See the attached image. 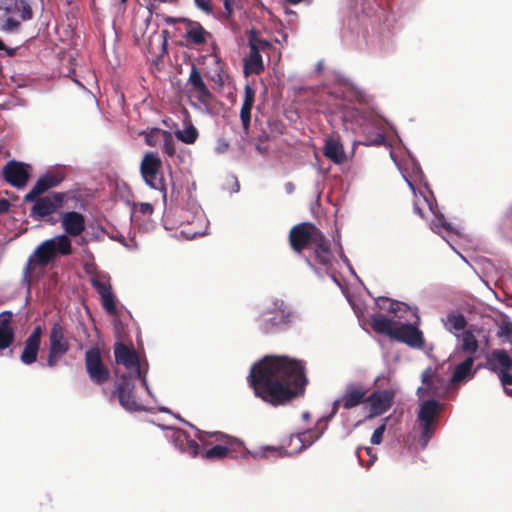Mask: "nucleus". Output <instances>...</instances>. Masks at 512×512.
Listing matches in <instances>:
<instances>
[{"instance_id": "50", "label": "nucleus", "mask_w": 512, "mask_h": 512, "mask_svg": "<svg viewBox=\"0 0 512 512\" xmlns=\"http://www.w3.org/2000/svg\"><path fill=\"white\" fill-rule=\"evenodd\" d=\"M500 380L503 386L506 388L507 385L512 384V375L507 373V371H500Z\"/></svg>"}, {"instance_id": "14", "label": "nucleus", "mask_w": 512, "mask_h": 512, "mask_svg": "<svg viewBox=\"0 0 512 512\" xmlns=\"http://www.w3.org/2000/svg\"><path fill=\"white\" fill-rule=\"evenodd\" d=\"M109 281L110 276L107 274L94 276L90 279L91 285L97 291L101 299L103 309L107 313L114 315L117 312L116 301Z\"/></svg>"}, {"instance_id": "17", "label": "nucleus", "mask_w": 512, "mask_h": 512, "mask_svg": "<svg viewBox=\"0 0 512 512\" xmlns=\"http://www.w3.org/2000/svg\"><path fill=\"white\" fill-rule=\"evenodd\" d=\"M29 175L30 166L21 162L10 161L4 168L5 180L14 187H24Z\"/></svg>"}, {"instance_id": "52", "label": "nucleus", "mask_w": 512, "mask_h": 512, "mask_svg": "<svg viewBox=\"0 0 512 512\" xmlns=\"http://www.w3.org/2000/svg\"><path fill=\"white\" fill-rule=\"evenodd\" d=\"M340 258L342 259L343 263L347 266V268L349 269V271L355 276L357 277L355 271L353 270L348 258L345 256V254L343 253V250H342V247L340 246Z\"/></svg>"}, {"instance_id": "64", "label": "nucleus", "mask_w": 512, "mask_h": 512, "mask_svg": "<svg viewBox=\"0 0 512 512\" xmlns=\"http://www.w3.org/2000/svg\"><path fill=\"white\" fill-rule=\"evenodd\" d=\"M505 392H506L508 395L512 396V390H511V389H507V388H505Z\"/></svg>"}, {"instance_id": "16", "label": "nucleus", "mask_w": 512, "mask_h": 512, "mask_svg": "<svg viewBox=\"0 0 512 512\" xmlns=\"http://www.w3.org/2000/svg\"><path fill=\"white\" fill-rule=\"evenodd\" d=\"M60 225L64 230L62 235L68 238L80 236L86 227V221L83 214L77 211H67L60 215Z\"/></svg>"}, {"instance_id": "38", "label": "nucleus", "mask_w": 512, "mask_h": 512, "mask_svg": "<svg viewBox=\"0 0 512 512\" xmlns=\"http://www.w3.org/2000/svg\"><path fill=\"white\" fill-rule=\"evenodd\" d=\"M165 133H166V130H162L160 128H152L145 135V143L151 147H156L158 145H161L162 139H163Z\"/></svg>"}, {"instance_id": "3", "label": "nucleus", "mask_w": 512, "mask_h": 512, "mask_svg": "<svg viewBox=\"0 0 512 512\" xmlns=\"http://www.w3.org/2000/svg\"><path fill=\"white\" fill-rule=\"evenodd\" d=\"M289 239L296 252L309 250L313 254L315 264L321 266L326 274L331 273L333 256L330 245L315 225L311 223L295 225L290 231Z\"/></svg>"}, {"instance_id": "55", "label": "nucleus", "mask_w": 512, "mask_h": 512, "mask_svg": "<svg viewBox=\"0 0 512 512\" xmlns=\"http://www.w3.org/2000/svg\"><path fill=\"white\" fill-rule=\"evenodd\" d=\"M0 51H5L6 55H8V56H12L15 53V49L6 47L4 42L1 39H0Z\"/></svg>"}, {"instance_id": "11", "label": "nucleus", "mask_w": 512, "mask_h": 512, "mask_svg": "<svg viewBox=\"0 0 512 512\" xmlns=\"http://www.w3.org/2000/svg\"><path fill=\"white\" fill-rule=\"evenodd\" d=\"M85 368L89 379L102 385L110 378V371L102 361L98 347H92L85 352Z\"/></svg>"}, {"instance_id": "36", "label": "nucleus", "mask_w": 512, "mask_h": 512, "mask_svg": "<svg viewBox=\"0 0 512 512\" xmlns=\"http://www.w3.org/2000/svg\"><path fill=\"white\" fill-rule=\"evenodd\" d=\"M187 85L189 86L188 90L208 89L205 82L203 81L200 71L194 65L191 68Z\"/></svg>"}, {"instance_id": "18", "label": "nucleus", "mask_w": 512, "mask_h": 512, "mask_svg": "<svg viewBox=\"0 0 512 512\" xmlns=\"http://www.w3.org/2000/svg\"><path fill=\"white\" fill-rule=\"evenodd\" d=\"M41 326H36L24 342V348L20 360L24 365H31L36 362L41 344Z\"/></svg>"}, {"instance_id": "15", "label": "nucleus", "mask_w": 512, "mask_h": 512, "mask_svg": "<svg viewBox=\"0 0 512 512\" xmlns=\"http://www.w3.org/2000/svg\"><path fill=\"white\" fill-rule=\"evenodd\" d=\"M421 379L422 385L417 389L419 398L440 397L445 393L444 380L436 375L432 367H428L422 372Z\"/></svg>"}, {"instance_id": "42", "label": "nucleus", "mask_w": 512, "mask_h": 512, "mask_svg": "<svg viewBox=\"0 0 512 512\" xmlns=\"http://www.w3.org/2000/svg\"><path fill=\"white\" fill-rule=\"evenodd\" d=\"M212 60L214 62V69L210 72V78L213 82L222 84L223 82V69L220 64V58L217 55H212Z\"/></svg>"}, {"instance_id": "23", "label": "nucleus", "mask_w": 512, "mask_h": 512, "mask_svg": "<svg viewBox=\"0 0 512 512\" xmlns=\"http://www.w3.org/2000/svg\"><path fill=\"white\" fill-rule=\"evenodd\" d=\"M171 441L173 445L182 453L192 457L198 455L199 453V445L197 442L191 439L187 432L181 429L173 430Z\"/></svg>"}, {"instance_id": "63", "label": "nucleus", "mask_w": 512, "mask_h": 512, "mask_svg": "<svg viewBox=\"0 0 512 512\" xmlns=\"http://www.w3.org/2000/svg\"><path fill=\"white\" fill-rule=\"evenodd\" d=\"M309 416H310V415H309V413H308V412H304V413L302 414V417H303V419H304V420H307V419L309 418Z\"/></svg>"}, {"instance_id": "56", "label": "nucleus", "mask_w": 512, "mask_h": 512, "mask_svg": "<svg viewBox=\"0 0 512 512\" xmlns=\"http://www.w3.org/2000/svg\"><path fill=\"white\" fill-rule=\"evenodd\" d=\"M10 208V203L6 199H0V214L7 212Z\"/></svg>"}, {"instance_id": "39", "label": "nucleus", "mask_w": 512, "mask_h": 512, "mask_svg": "<svg viewBox=\"0 0 512 512\" xmlns=\"http://www.w3.org/2000/svg\"><path fill=\"white\" fill-rule=\"evenodd\" d=\"M180 217L182 218L181 224H183L185 222L186 223H193L195 220H200V221L204 220L203 211L198 206H193V212L191 214L187 213L184 210H181V216Z\"/></svg>"}, {"instance_id": "62", "label": "nucleus", "mask_w": 512, "mask_h": 512, "mask_svg": "<svg viewBox=\"0 0 512 512\" xmlns=\"http://www.w3.org/2000/svg\"><path fill=\"white\" fill-rule=\"evenodd\" d=\"M256 149L261 153V154H264L265 153V149L262 148L261 146L257 145L256 146Z\"/></svg>"}, {"instance_id": "34", "label": "nucleus", "mask_w": 512, "mask_h": 512, "mask_svg": "<svg viewBox=\"0 0 512 512\" xmlns=\"http://www.w3.org/2000/svg\"><path fill=\"white\" fill-rule=\"evenodd\" d=\"M248 46L250 50L261 53L270 49L272 44L270 41L261 38L256 31L252 30L248 36Z\"/></svg>"}, {"instance_id": "5", "label": "nucleus", "mask_w": 512, "mask_h": 512, "mask_svg": "<svg viewBox=\"0 0 512 512\" xmlns=\"http://www.w3.org/2000/svg\"><path fill=\"white\" fill-rule=\"evenodd\" d=\"M72 253V241L67 235H56L40 243L29 256L23 270V282L29 287L31 266L44 267L54 262L59 256Z\"/></svg>"}, {"instance_id": "47", "label": "nucleus", "mask_w": 512, "mask_h": 512, "mask_svg": "<svg viewBox=\"0 0 512 512\" xmlns=\"http://www.w3.org/2000/svg\"><path fill=\"white\" fill-rule=\"evenodd\" d=\"M364 145L366 146H380V145H386L390 147V144L386 142L385 136L381 133L377 134L374 139L367 140L364 142Z\"/></svg>"}, {"instance_id": "29", "label": "nucleus", "mask_w": 512, "mask_h": 512, "mask_svg": "<svg viewBox=\"0 0 512 512\" xmlns=\"http://www.w3.org/2000/svg\"><path fill=\"white\" fill-rule=\"evenodd\" d=\"M319 437L320 434L312 437V433L310 431L291 435L288 442V453L294 454L301 452L303 449L312 445Z\"/></svg>"}, {"instance_id": "4", "label": "nucleus", "mask_w": 512, "mask_h": 512, "mask_svg": "<svg viewBox=\"0 0 512 512\" xmlns=\"http://www.w3.org/2000/svg\"><path fill=\"white\" fill-rule=\"evenodd\" d=\"M377 305L380 309L388 310L395 314V317L398 319L392 339L405 343L415 349H421L424 346L423 333L417 328L420 317L416 308L384 297L377 300Z\"/></svg>"}, {"instance_id": "30", "label": "nucleus", "mask_w": 512, "mask_h": 512, "mask_svg": "<svg viewBox=\"0 0 512 512\" xmlns=\"http://www.w3.org/2000/svg\"><path fill=\"white\" fill-rule=\"evenodd\" d=\"M474 360V356H468L464 361L459 363L455 367L454 373L451 377V382L460 383L465 381L466 379L472 378L474 376V372L472 370Z\"/></svg>"}, {"instance_id": "35", "label": "nucleus", "mask_w": 512, "mask_h": 512, "mask_svg": "<svg viewBox=\"0 0 512 512\" xmlns=\"http://www.w3.org/2000/svg\"><path fill=\"white\" fill-rule=\"evenodd\" d=\"M491 364L499 366L500 371H508L512 367V359L504 350H496L492 353Z\"/></svg>"}, {"instance_id": "45", "label": "nucleus", "mask_w": 512, "mask_h": 512, "mask_svg": "<svg viewBox=\"0 0 512 512\" xmlns=\"http://www.w3.org/2000/svg\"><path fill=\"white\" fill-rule=\"evenodd\" d=\"M198 9L207 15L213 14V6L211 0H194Z\"/></svg>"}, {"instance_id": "10", "label": "nucleus", "mask_w": 512, "mask_h": 512, "mask_svg": "<svg viewBox=\"0 0 512 512\" xmlns=\"http://www.w3.org/2000/svg\"><path fill=\"white\" fill-rule=\"evenodd\" d=\"M161 159L156 152H147L140 164V172L144 182L152 189L163 191L165 185L160 174Z\"/></svg>"}, {"instance_id": "1", "label": "nucleus", "mask_w": 512, "mask_h": 512, "mask_svg": "<svg viewBox=\"0 0 512 512\" xmlns=\"http://www.w3.org/2000/svg\"><path fill=\"white\" fill-rule=\"evenodd\" d=\"M248 381L255 395L273 406L302 394L307 384L302 363L284 356H266L255 363Z\"/></svg>"}, {"instance_id": "9", "label": "nucleus", "mask_w": 512, "mask_h": 512, "mask_svg": "<svg viewBox=\"0 0 512 512\" xmlns=\"http://www.w3.org/2000/svg\"><path fill=\"white\" fill-rule=\"evenodd\" d=\"M440 412V404L433 398L424 400L417 413L418 443L425 448L436 429V418Z\"/></svg>"}, {"instance_id": "48", "label": "nucleus", "mask_w": 512, "mask_h": 512, "mask_svg": "<svg viewBox=\"0 0 512 512\" xmlns=\"http://www.w3.org/2000/svg\"><path fill=\"white\" fill-rule=\"evenodd\" d=\"M64 355L65 354H63V353L49 350L48 356H47V366L51 367V368L54 367L57 364V362L59 361V359Z\"/></svg>"}, {"instance_id": "19", "label": "nucleus", "mask_w": 512, "mask_h": 512, "mask_svg": "<svg viewBox=\"0 0 512 512\" xmlns=\"http://www.w3.org/2000/svg\"><path fill=\"white\" fill-rule=\"evenodd\" d=\"M64 195L62 193H53L44 197H38L34 200L31 214L37 218H43L51 215L56 207L63 202Z\"/></svg>"}, {"instance_id": "26", "label": "nucleus", "mask_w": 512, "mask_h": 512, "mask_svg": "<svg viewBox=\"0 0 512 512\" xmlns=\"http://www.w3.org/2000/svg\"><path fill=\"white\" fill-rule=\"evenodd\" d=\"M441 322L445 330L455 338L459 337L469 327L465 316L459 312L448 313L441 319Z\"/></svg>"}, {"instance_id": "2", "label": "nucleus", "mask_w": 512, "mask_h": 512, "mask_svg": "<svg viewBox=\"0 0 512 512\" xmlns=\"http://www.w3.org/2000/svg\"><path fill=\"white\" fill-rule=\"evenodd\" d=\"M114 355L116 362L123 365L128 371L127 375H122L115 383L114 393L124 409L128 411L141 410V405L136 402L133 395V379L139 378L147 394L154 398V394L147 381V369L142 370L139 357L133 347L117 343L114 347Z\"/></svg>"}, {"instance_id": "51", "label": "nucleus", "mask_w": 512, "mask_h": 512, "mask_svg": "<svg viewBox=\"0 0 512 512\" xmlns=\"http://www.w3.org/2000/svg\"><path fill=\"white\" fill-rule=\"evenodd\" d=\"M137 209L140 213L146 215L152 214L153 212V206L150 203H140L137 206Z\"/></svg>"}, {"instance_id": "27", "label": "nucleus", "mask_w": 512, "mask_h": 512, "mask_svg": "<svg viewBox=\"0 0 512 512\" xmlns=\"http://www.w3.org/2000/svg\"><path fill=\"white\" fill-rule=\"evenodd\" d=\"M70 348L65 338L64 329L59 323H54L50 329L49 350L66 354Z\"/></svg>"}, {"instance_id": "8", "label": "nucleus", "mask_w": 512, "mask_h": 512, "mask_svg": "<svg viewBox=\"0 0 512 512\" xmlns=\"http://www.w3.org/2000/svg\"><path fill=\"white\" fill-rule=\"evenodd\" d=\"M0 31L6 33L17 32L22 21L32 18V9L26 0H0Z\"/></svg>"}, {"instance_id": "60", "label": "nucleus", "mask_w": 512, "mask_h": 512, "mask_svg": "<svg viewBox=\"0 0 512 512\" xmlns=\"http://www.w3.org/2000/svg\"><path fill=\"white\" fill-rule=\"evenodd\" d=\"M196 432H197V438L202 442V443H205V436L207 435L206 432H202L198 429H195Z\"/></svg>"}, {"instance_id": "24", "label": "nucleus", "mask_w": 512, "mask_h": 512, "mask_svg": "<svg viewBox=\"0 0 512 512\" xmlns=\"http://www.w3.org/2000/svg\"><path fill=\"white\" fill-rule=\"evenodd\" d=\"M481 328L477 325H469V327L460 334L456 339L461 344V349L463 352L469 354V356H473L479 348V343L477 340V336L481 333Z\"/></svg>"}, {"instance_id": "13", "label": "nucleus", "mask_w": 512, "mask_h": 512, "mask_svg": "<svg viewBox=\"0 0 512 512\" xmlns=\"http://www.w3.org/2000/svg\"><path fill=\"white\" fill-rule=\"evenodd\" d=\"M211 436L215 437V440L219 442V444L206 450L202 454V456L208 460L223 459L229 454V452L237 451L243 446L242 442L238 439L232 438L220 432H215Z\"/></svg>"}, {"instance_id": "53", "label": "nucleus", "mask_w": 512, "mask_h": 512, "mask_svg": "<svg viewBox=\"0 0 512 512\" xmlns=\"http://www.w3.org/2000/svg\"><path fill=\"white\" fill-rule=\"evenodd\" d=\"M340 406H342V397L341 396L333 402L332 411H331V415L329 416V418L333 417L338 412Z\"/></svg>"}, {"instance_id": "49", "label": "nucleus", "mask_w": 512, "mask_h": 512, "mask_svg": "<svg viewBox=\"0 0 512 512\" xmlns=\"http://www.w3.org/2000/svg\"><path fill=\"white\" fill-rule=\"evenodd\" d=\"M11 318L12 313L10 311H3L0 313V326H11Z\"/></svg>"}, {"instance_id": "59", "label": "nucleus", "mask_w": 512, "mask_h": 512, "mask_svg": "<svg viewBox=\"0 0 512 512\" xmlns=\"http://www.w3.org/2000/svg\"><path fill=\"white\" fill-rule=\"evenodd\" d=\"M205 232L204 231H189L186 233V238L187 239H190V238H193L197 235H204Z\"/></svg>"}, {"instance_id": "33", "label": "nucleus", "mask_w": 512, "mask_h": 512, "mask_svg": "<svg viewBox=\"0 0 512 512\" xmlns=\"http://www.w3.org/2000/svg\"><path fill=\"white\" fill-rule=\"evenodd\" d=\"M175 136L177 137L178 140L182 141L183 143L193 144L198 137V131L193 126V124L190 121H188L187 123H185L183 129H178L175 131Z\"/></svg>"}, {"instance_id": "25", "label": "nucleus", "mask_w": 512, "mask_h": 512, "mask_svg": "<svg viewBox=\"0 0 512 512\" xmlns=\"http://www.w3.org/2000/svg\"><path fill=\"white\" fill-rule=\"evenodd\" d=\"M212 98L209 89L188 90V99L191 106L202 114H210L212 112Z\"/></svg>"}, {"instance_id": "28", "label": "nucleus", "mask_w": 512, "mask_h": 512, "mask_svg": "<svg viewBox=\"0 0 512 512\" xmlns=\"http://www.w3.org/2000/svg\"><path fill=\"white\" fill-rule=\"evenodd\" d=\"M398 324V319L393 314V317L387 318L382 314H374L371 317V326L373 330L377 333L388 335L392 338L396 326Z\"/></svg>"}, {"instance_id": "12", "label": "nucleus", "mask_w": 512, "mask_h": 512, "mask_svg": "<svg viewBox=\"0 0 512 512\" xmlns=\"http://www.w3.org/2000/svg\"><path fill=\"white\" fill-rule=\"evenodd\" d=\"M393 399L394 393L391 390H377L370 394L363 407L368 412L366 418L372 419L384 414L392 406Z\"/></svg>"}, {"instance_id": "40", "label": "nucleus", "mask_w": 512, "mask_h": 512, "mask_svg": "<svg viewBox=\"0 0 512 512\" xmlns=\"http://www.w3.org/2000/svg\"><path fill=\"white\" fill-rule=\"evenodd\" d=\"M252 107V105L242 104L240 109V119L242 122L243 132L245 136L248 135V130L250 127Z\"/></svg>"}, {"instance_id": "46", "label": "nucleus", "mask_w": 512, "mask_h": 512, "mask_svg": "<svg viewBox=\"0 0 512 512\" xmlns=\"http://www.w3.org/2000/svg\"><path fill=\"white\" fill-rule=\"evenodd\" d=\"M255 91L250 85H246L244 88V100L242 104L252 105L254 104Z\"/></svg>"}, {"instance_id": "21", "label": "nucleus", "mask_w": 512, "mask_h": 512, "mask_svg": "<svg viewBox=\"0 0 512 512\" xmlns=\"http://www.w3.org/2000/svg\"><path fill=\"white\" fill-rule=\"evenodd\" d=\"M63 180L61 174H45L40 177L32 189L26 194L25 201L33 202L48 189L59 185Z\"/></svg>"}, {"instance_id": "37", "label": "nucleus", "mask_w": 512, "mask_h": 512, "mask_svg": "<svg viewBox=\"0 0 512 512\" xmlns=\"http://www.w3.org/2000/svg\"><path fill=\"white\" fill-rule=\"evenodd\" d=\"M15 338V331L12 326H0V352L9 348Z\"/></svg>"}, {"instance_id": "31", "label": "nucleus", "mask_w": 512, "mask_h": 512, "mask_svg": "<svg viewBox=\"0 0 512 512\" xmlns=\"http://www.w3.org/2000/svg\"><path fill=\"white\" fill-rule=\"evenodd\" d=\"M264 70L261 53L250 50L249 55L244 58L245 74H260Z\"/></svg>"}, {"instance_id": "20", "label": "nucleus", "mask_w": 512, "mask_h": 512, "mask_svg": "<svg viewBox=\"0 0 512 512\" xmlns=\"http://www.w3.org/2000/svg\"><path fill=\"white\" fill-rule=\"evenodd\" d=\"M323 154L336 165H341L347 161L344 146L339 136L336 135H330L325 138Z\"/></svg>"}, {"instance_id": "22", "label": "nucleus", "mask_w": 512, "mask_h": 512, "mask_svg": "<svg viewBox=\"0 0 512 512\" xmlns=\"http://www.w3.org/2000/svg\"><path fill=\"white\" fill-rule=\"evenodd\" d=\"M366 395L367 390L364 386L353 383L348 384L341 395L342 407L345 409H351L360 405L362 402L365 403Z\"/></svg>"}, {"instance_id": "44", "label": "nucleus", "mask_w": 512, "mask_h": 512, "mask_svg": "<svg viewBox=\"0 0 512 512\" xmlns=\"http://www.w3.org/2000/svg\"><path fill=\"white\" fill-rule=\"evenodd\" d=\"M385 429L386 423L384 422L374 430L370 440L373 445H379L382 442Z\"/></svg>"}, {"instance_id": "41", "label": "nucleus", "mask_w": 512, "mask_h": 512, "mask_svg": "<svg viewBox=\"0 0 512 512\" xmlns=\"http://www.w3.org/2000/svg\"><path fill=\"white\" fill-rule=\"evenodd\" d=\"M355 118L359 126H363L365 123H371L376 125V119L372 112H366L364 110L355 109Z\"/></svg>"}, {"instance_id": "32", "label": "nucleus", "mask_w": 512, "mask_h": 512, "mask_svg": "<svg viewBox=\"0 0 512 512\" xmlns=\"http://www.w3.org/2000/svg\"><path fill=\"white\" fill-rule=\"evenodd\" d=\"M209 35V32L200 23L194 21L187 22L186 37L194 44L204 43Z\"/></svg>"}, {"instance_id": "61", "label": "nucleus", "mask_w": 512, "mask_h": 512, "mask_svg": "<svg viewBox=\"0 0 512 512\" xmlns=\"http://www.w3.org/2000/svg\"><path fill=\"white\" fill-rule=\"evenodd\" d=\"M414 170L417 175H419L421 178L423 177V173L420 169V166L417 163H414Z\"/></svg>"}, {"instance_id": "58", "label": "nucleus", "mask_w": 512, "mask_h": 512, "mask_svg": "<svg viewBox=\"0 0 512 512\" xmlns=\"http://www.w3.org/2000/svg\"><path fill=\"white\" fill-rule=\"evenodd\" d=\"M125 247H127L128 249L130 250H133V249H136L137 248V244L134 242V241H131V244H128L126 241H125V238L124 237H120L118 239Z\"/></svg>"}, {"instance_id": "43", "label": "nucleus", "mask_w": 512, "mask_h": 512, "mask_svg": "<svg viewBox=\"0 0 512 512\" xmlns=\"http://www.w3.org/2000/svg\"><path fill=\"white\" fill-rule=\"evenodd\" d=\"M162 149L163 152L168 156H173L175 154V142L172 133L166 131L163 139H162Z\"/></svg>"}, {"instance_id": "7", "label": "nucleus", "mask_w": 512, "mask_h": 512, "mask_svg": "<svg viewBox=\"0 0 512 512\" xmlns=\"http://www.w3.org/2000/svg\"><path fill=\"white\" fill-rule=\"evenodd\" d=\"M390 157L394 161V163L396 164L398 169L400 170L404 180L406 181V183L408 184V186L410 187V189L412 190V192L414 194V203H413L414 211L421 217H425L426 211H428L432 215H434L435 220L431 221V223H430L431 230L440 234L444 239H445V236L443 234V231L446 233H451V232L456 233L457 232L456 229L449 222H447L445 220L444 215L436 211V206L434 205L433 201L430 200L428 198V196L422 192H420L419 195L416 193L414 184L408 179L406 174L401 169L392 150L390 151Z\"/></svg>"}, {"instance_id": "6", "label": "nucleus", "mask_w": 512, "mask_h": 512, "mask_svg": "<svg viewBox=\"0 0 512 512\" xmlns=\"http://www.w3.org/2000/svg\"><path fill=\"white\" fill-rule=\"evenodd\" d=\"M297 319L298 313L289 308L284 300L274 298L256 321L261 331L270 333L287 329Z\"/></svg>"}, {"instance_id": "57", "label": "nucleus", "mask_w": 512, "mask_h": 512, "mask_svg": "<svg viewBox=\"0 0 512 512\" xmlns=\"http://www.w3.org/2000/svg\"><path fill=\"white\" fill-rule=\"evenodd\" d=\"M233 0H223L224 8L228 15H231L233 11Z\"/></svg>"}, {"instance_id": "54", "label": "nucleus", "mask_w": 512, "mask_h": 512, "mask_svg": "<svg viewBox=\"0 0 512 512\" xmlns=\"http://www.w3.org/2000/svg\"><path fill=\"white\" fill-rule=\"evenodd\" d=\"M217 153H224L228 149V143L225 140H219L216 146Z\"/></svg>"}]
</instances>
